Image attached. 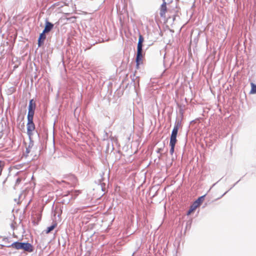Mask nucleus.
I'll list each match as a JSON object with an SVG mask.
<instances>
[{"label": "nucleus", "mask_w": 256, "mask_h": 256, "mask_svg": "<svg viewBox=\"0 0 256 256\" xmlns=\"http://www.w3.org/2000/svg\"><path fill=\"white\" fill-rule=\"evenodd\" d=\"M54 28V24L48 22L47 20H46L45 26L44 30H42L44 32L48 33L50 32Z\"/></svg>", "instance_id": "obj_4"}, {"label": "nucleus", "mask_w": 256, "mask_h": 256, "mask_svg": "<svg viewBox=\"0 0 256 256\" xmlns=\"http://www.w3.org/2000/svg\"><path fill=\"white\" fill-rule=\"evenodd\" d=\"M162 150V148H158V150H156V152L157 153H160V152Z\"/></svg>", "instance_id": "obj_19"}, {"label": "nucleus", "mask_w": 256, "mask_h": 256, "mask_svg": "<svg viewBox=\"0 0 256 256\" xmlns=\"http://www.w3.org/2000/svg\"><path fill=\"white\" fill-rule=\"evenodd\" d=\"M10 226L12 228L14 229V224H12L11 225H10Z\"/></svg>", "instance_id": "obj_21"}, {"label": "nucleus", "mask_w": 256, "mask_h": 256, "mask_svg": "<svg viewBox=\"0 0 256 256\" xmlns=\"http://www.w3.org/2000/svg\"><path fill=\"white\" fill-rule=\"evenodd\" d=\"M195 210L196 209L192 206H191L190 210L188 212L187 214H190L192 212Z\"/></svg>", "instance_id": "obj_18"}, {"label": "nucleus", "mask_w": 256, "mask_h": 256, "mask_svg": "<svg viewBox=\"0 0 256 256\" xmlns=\"http://www.w3.org/2000/svg\"><path fill=\"white\" fill-rule=\"evenodd\" d=\"M176 142L173 141V140H170V152L171 155H172V154L174 152V147H175Z\"/></svg>", "instance_id": "obj_9"}, {"label": "nucleus", "mask_w": 256, "mask_h": 256, "mask_svg": "<svg viewBox=\"0 0 256 256\" xmlns=\"http://www.w3.org/2000/svg\"><path fill=\"white\" fill-rule=\"evenodd\" d=\"M178 129L174 127L170 135V140L176 142V136L178 134Z\"/></svg>", "instance_id": "obj_8"}, {"label": "nucleus", "mask_w": 256, "mask_h": 256, "mask_svg": "<svg viewBox=\"0 0 256 256\" xmlns=\"http://www.w3.org/2000/svg\"><path fill=\"white\" fill-rule=\"evenodd\" d=\"M3 240H4V242H7V241H8V238H4L3 239Z\"/></svg>", "instance_id": "obj_20"}, {"label": "nucleus", "mask_w": 256, "mask_h": 256, "mask_svg": "<svg viewBox=\"0 0 256 256\" xmlns=\"http://www.w3.org/2000/svg\"><path fill=\"white\" fill-rule=\"evenodd\" d=\"M76 192H68V194H64V197H68V199L67 200L68 203L71 199H72L73 198H75L76 196V195L74 196V194H75Z\"/></svg>", "instance_id": "obj_11"}, {"label": "nucleus", "mask_w": 256, "mask_h": 256, "mask_svg": "<svg viewBox=\"0 0 256 256\" xmlns=\"http://www.w3.org/2000/svg\"><path fill=\"white\" fill-rule=\"evenodd\" d=\"M206 194L199 197L192 205L195 209H196L202 202L204 199Z\"/></svg>", "instance_id": "obj_5"}, {"label": "nucleus", "mask_w": 256, "mask_h": 256, "mask_svg": "<svg viewBox=\"0 0 256 256\" xmlns=\"http://www.w3.org/2000/svg\"><path fill=\"white\" fill-rule=\"evenodd\" d=\"M35 110H28V120H33Z\"/></svg>", "instance_id": "obj_14"}, {"label": "nucleus", "mask_w": 256, "mask_h": 256, "mask_svg": "<svg viewBox=\"0 0 256 256\" xmlns=\"http://www.w3.org/2000/svg\"><path fill=\"white\" fill-rule=\"evenodd\" d=\"M162 2H166V0H162Z\"/></svg>", "instance_id": "obj_27"}, {"label": "nucleus", "mask_w": 256, "mask_h": 256, "mask_svg": "<svg viewBox=\"0 0 256 256\" xmlns=\"http://www.w3.org/2000/svg\"><path fill=\"white\" fill-rule=\"evenodd\" d=\"M166 2H163L160 6V15L162 18L165 16L166 12L167 10Z\"/></svg>", "instance_id": "obj_6"}, {"label": "nucleus", "mask_w": 256, "mask_h": 256, "mask_svg": "<svg viewBox=\"0 0 256 256\" xmlns=\"http://www.w3.org/2000/svg\"><path fill=\"white\" fill-rule=\"evenodd\" d=\"M233 187H234L233 186H232V188H230V189H232V188H233Z\"/></svg>", "instance_id": "obj_25"}, {"label": "nucleus", "mask_w": 256, "mask_h": 256, "mask_svg": "<svg viewBox=\"0 0 256 256\" xmlns=\"http://www.w3.org/2000/svg\"><path fill=\"white\" fill-rule=\"evenodd\" d=\"M228 192V191H227V192H224V194L222 196H224L225 194H226V193Z\"/></svg>", "instance_id": "obj_24"}, {"label": "nucleus", "mask_w": 256, "mask_h": 256, "mask_svg": "<svg viewBox=\"0 0 256 256\" xmlns=\"http://www.w3.org/2000/svg\"><path fill=\"white\" fill-rule=\"evenodd\" d=\"M6 247H12L16 250H23L26 252H32L34 251L32 245L27 242H19L18 241L14 242L10 245H6Z\"/></svg>", "instance_id": "obj_1"}, {"label": "nucleus", "mask_w": 256, "mask_h": 256, "mask_svg": "<svg viewBox=\"0 0 256 256\" xmlns=\"http://www.w3.org/2000/svg\"><path fill=\"white\" fill-rule=\"evenodd\" d=\"M36 107V104L34 102V100L32 99L30 100L28 110H35Z\"/></svg>", "instance_id": "obj_10"}, {"label": "nucleus", "mask_w": 256, "mask_h": 256, "mask_svg": "<svg viewBox=\"0 0 256 256\" xmlns=\"http://www.w3.org/2000/svg\"><path fill=\"white\" fill-rule=\"evenodd\" d=\"M144 41V38L143 36L141 34H140L139 37H138V40L137 48H142V46H143L142 43H143Z\"/></svg>", "instance_id": "obj_12"}, {"label": "nucleus", "mask_w": 256, "mask_h": 256, "mask_svg": "<svg viewBox=\"0 0 256 256\" xmlns=\"http://www.w3.org/2000/svg\"><path fill=\"white\" fill-rule=\"evenodd\" d=\"M46 32H42L40 34L39 38H38V46H40L44 42V40L46 38Z\"/></svg>", "instance_id": "obj_7"}, {"label": "nucleus", "mask_w": 256, "mask_h": 256, "mask_svg": "<svg viewBox=\"0 0 256 256\" xmlns=\"http://www.w3.org/2000/svg\"><path fill=\"white\" fill-rule=\"evenodd\" d=\"M251 90L250 91V94H256V84H254L253 82H251Z\"/></svg>", "instance_id": "obj_15"}, {"label": "nucleus", "mask_w": 256, "mask_h": 256, "mask_svg": "<svg viewBox=\"0 0 256 256\" xmlns=\"http://www.w3.org/2000/svg\"><path fill=\"white\" fill-rule=\"evenodd\" d=\"M20 179H19V178H18V179H17V180H16L17 182H19V181H20Z\"/></svg>", "instance_id": "obj_23"}, {"label": "nucleus", "mask_w": 256, "mask_h": 256, "mask_svg": "<svg viewBox=\"0 0 256 256\" xmlns=\"http://www.w3.org/2000/svg\"><path fill=\"white\" fill-rule=\"evenodd\" d=\"M233 187H234L233 186H232V188H230V189H232V188H233Z\"/></svg>", "instance_id": "obj_26"}, {"label": "nucleus", "mask_w": 256, "mask_h": 256, "mask_svg": "<svg viewBox=\"0 0 256 256\" xmlns=\"http://www.w3.org/2000/svg\"><path fill=\"white\" fill-rule=\"evenodd\" d=\"M27 134L29 136L32 134V131L35 129V126L33 122V120H28Z\"/></svg>", "instance_id": "obj_2"}, {"label": "nucleus", "mask_w": 256, "mask_h": 256, "mask_svg": "<svg viewBox=\"0 0 256 256\" xmlns=\"http://www.w3.org/2000/svg\"><path fill=\"white\" fill-rule=\"evenodd\" d=\"M182 124V120L179 119H176L174 123V128L179 129Z\"/></svg>", "instance_id": "obj_16"}, {"label": "nucleus", "mask_w": 256, "mask_h": 256, "mask_svg": "<svg viewBox=\"0 0 256 256\" xmlns=\"http://www.w3.org/2000/svg\"><path fill=\"white\" fill-rule=\"evenodd\" d=\"M142 48H137L136 56V62L137 66H138L140 64V62L142 60Z\"/></svg>", "instance_id": "obj_3"}, {"label": "nucleus", "mask_w": 256, "mask_h": 256, "mask_svg": "<svg viewBox=\"0 0 256 256\" xmlns=\"http://www.w3.org/2000/svg\"><path fill=\"white\" fill-rule=\"evenodd\" d=\"M57 226V224L54 222V223L52 226H48L46 230V233L48 234L51 231H52Z\"/></svg>", "instance_id": "obj_13"}, {"label": "nucleus", "mask_w": 256, "mask_h": 256, "mask_svg": "<svg viewBox=\"0 0 256 256\" xmlns=\"http://www.w3.org/2000/svg\"><path fill=\"white\" fill-rule=\"evenodd\" d=\"M30 144L26 148V154H25L26 156H28V153H30Z\"/></svg>", "instance_id": "obj_17"}, {"label": "nucleus", "mask_w": 256, "mask_h": 256, "mask_svg": "<svg viewBox=\"0 0 256 256\" xmlns=\"http://www.w3.org/2000/svg\"><path fill=\"white\" fill-rule=\"evenodd\" d=\"M238 182H239V180H238V181L236 184H234L233 186H236V184Z\"/></svg>", "instance_id": "obj_22"}]
</instances>
